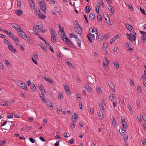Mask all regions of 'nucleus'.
Masks as SVG:
<instances>
[{"label": "nucleus", "instance_id": "obj_48", "mask_svg": "<svg viewBox=\"0 0 146 146\" xmlns=\"http://www.w3.org/2000/svg\"><path fill=\"white\" fill-rule=\"evenodd\" d=\"M146 36L145 35H143L142 36L141 39L143 40V41H142V42H143V43H144L145 40L146 39Z\"/></svg>", "mask_w": 146, "mask_h": 146}, {"label": "nucleus", "instance_id": "obj_23", "mask_svg": "<svg viewBox=\"0 0 146 146\" xmlns=\"http://www.w3.org/2000/svg\"><path fill=\"white\" fill-rule=\"evenodd\" d=\"M105 59L106 60V63H104V66L105 69H107L108 67V63H109V61L108 60L106 57H105Z\"/></svg>", "mask_w": 146, "mask_h": 146}, {"label": "nucleus", "instance_id": "obj_15", "mask_svg": "<svg viewBox=\"0 0 146 146\" xmlns=\"http://www.w3.org/2000/svg\"><path fill=\"white\" fill-rule=\"evenodd\" d=\"M46 4L44 3L43 4L41 5H40L41 8L44 13H46Z\"/></svg>", "mask_w": 146, "mask_h": 146}, {"label": "nucleus", "instance_id": "obj_5", "mask_svg": "<svg viewBox=\"0 0 146 146\" xmlns=\"http://www.w3.org/2000/svg\"><path fill=\"white\" fill-rule=\"evenodd\" d=\"M61 39L64 41H65L66 44L71 47L73 46L72 42H71L69 39L67 37L64 38L63 37H62Z\"/></svg>", "mask_w": 146, "mask_h": 146}, {"label": "nucleus", "instance_id": "obj_19", "mask_svg": "<svg viewBox=\"0 0 146 146\" xmlns=\"http://www.w3.org/2000/svg\"><path fill=\"white\" fill-rule=\"evenodd\" d=\"M55 34H52L51 35V41L53 42H55L56 41V39L55 37Z\"/></svg>", "mask_w": 146, "mask_h": 146}, {"label": "nucleus", "instance_id": "obj_58", "mask_svg": "<svg viewBox=\"0 0 146 146\" xmlns=\"http://www.w3.org/2000/svg\"><path fill=\"white\" fill-rule=\"evenodd\" d=\"M58 109V108H57V110L58 113V114H60L62 111V108H61L60 109Z\"/></svg>", "mask_w": 146, "mask_h": 146}, {"label": "nucleus", "instance_id": "obj_49", "mask_svg": "<svg viewBox=\"0 0 146 146\" xmlns=\"http://www.w3.org/2000/svg\"><path fill=\"white\" fill-rule=\"evenodd\" d=\"M120 100L121 103L122 104H125L124 101V99H123V98L121 96V97H120Z\"/></svg>", "mask_w": 146, "mask_h": 146}, {"label": "nucleus", "instance_id": "obj_42", "mask_svg": "<svg viewBox=\"0 0 146 146\" xmlns=\"http://www.w3.org/2000/svg\"><path fill=\"white\" fill-rule=\"evenodd\" d=\"M86 11L87 13H89L91 10V8L89 6H87L86 8Z\"/></svg>", "mask_w": 146, "mask_h": 146}, {"label": "nucleus", "instance_id": "obj_40", "mask_svg": "<svg viewBox=\"0 0 146 146\" xmlns=\"http://www.w3.org/2000/svg\"><path fill=\"white\" fill-rule=\"evenodd\" d=\"M77 44L78 45V46L79 47H81V41L80 40H79L78 39L77 40Z\"/></svg>", "mask_w": 146, "mask_h": 146}, {"label": "nucleus", "instance_id": "obj_51", "mask_svg": "<svg viewBox=\"0 0 146 146\" xmlns=\"http://www.w3.org/2000/svg\"><path fill=\"white\" fill-rule=\"evenodd\" d=\"M99 106L101 110H104V106L103 104H100L99 105Z\"/></svg>", "mask_w": 146, "mask_h": 146}, {"label": "nucleus", "instance_id": "obj_35", "mask_svg": "<svg viewBox=\"0 0 146 146\" xmlns=\"http://www.w3.org/2000/svg\"><path fill=\"white\" fill-rule=\"evenodd\" d=\"M55 9L56 11L58 13H60L61 12L60 8L59 7H55Z\"/></svg>", "mask_w": 146, "mask_h": 146}, {"label": "nucleus", "instance_id": "obj_3", "mask_svg": "<svg viewBox=\"0 0 146 146\" xmlns=\"http://www.w3.org/2000/svg\"><path fill=\"white\" fill-rule=\"evenodd\" d=\"M87 35L89 41L90 43H92V40H91V38L94 40H97V38L96 39V37H95V34H93L91 33H90L89 35Z\"/></svg>", "mask_w": 146, "mask_h": 146}, {"label": "nucleus", "instance_id": "obj_29", "mask_svg": "<svg viewBox=\"0 0 146 146\" xmlns=\"http://www.w3.org/2000/svg\"><path fill=\"white\" fill-rule=\"evenodd\" d=\"M38 16L39 18L41 19H44L46 18V16L44 14H42L41 13Z\"/></svg>", "mask_w": 146, "mask_h": 146}, {"label": "nucleus", "instance_id": "obj_7", "mask_svg": "<svg viewBox=\"0 0 146 146\" xmlns=\"http://www.w3.org/2000/svg\"><path fill=\"white\" fill-rule=\"evenodd\" d=\"M43 78L46 81L49 82L53 85H55V82L52 80L49 79L46 77H43Z\"/></svg>", "mask_w": 146, "mask_h": 146}, {"label": "nucleus", "instance_id": "obj_17", "mask_svg": "<svg viewBox=\"0 0 146 146\" xmlns=\"http://www.w3.org/2000/svg\"><path fill=\"white\" fill-rule=\"evenodd\" d=\"M40 46L41 47V48L43 50V51L46 52H47V50L46 47L44 43H40Z\"/></svg>", "mask_w": 146, "mask_h": 146}, {"label": "nucleus", "instance_id": "obj_57", "mask_svg": "<svg viewBox=\"0 0 146 146\" xmlns=\"http://www.w3.org/2000/svg\"><path fill=\"white\" fill-rule=\"evenodd\" d=\"M140 10L142 13L145 15H146V13L144 10L140 7Z\"/></svg>", "mask_w": 146, "mask_h": 146}, {"label": "nucleus", "instance_id": "obj_24", "mask_svg": "<svg viewBox=\"0 0 146 146\" xmlns=\"http://www.w3.org/2000/svg\"><path fill=\"white\" fill-rule=\"evenodd\" d=\"M66 62L67 64L69 66V67H72L74 69H75V67L74 66H73L72 63L71 62H70L69 61L67 60L66 61Z\"/></svg>", "mask_w": 146, "mask_h": 146}, {"label": "nucleus", "instance_id": "obj_64", "mask_svg": "<svg viewBox=\"0 0 146 146\" xmlns=\"http://www.w3.org/2000/svg\"><path fill=\"white\" fill-rule=\"evenodd\" d=\"M49 50H51L52 52H54V49H53V47L51 46L50 45L49 46Z\"/></svg>", "mask_w": 146, "mask_h": 146}, {"label": "nucleus", "instance_id": "obj_54", "mask_svg": "<svg viewBox=\"0 0 146 146\" xmlns=\"http://www.w3.org/2000/svg\"><path fill=\"white\" fill-rule=\"evenodd\" d=\"M122 124L123 128H126L127 127V125L126 123H122Z\"/></svg>", "mask_w": 146, "mask_h": 146}, {"label": "nucleus", "instance_id": "obj_56", "mask_svg": "<svg viewBox=\"0 0 146 146\" xmlns=\"http://www.w3.org/2000/svg\"><path fill=\"white\" fill-rule=\"evenodd\" d=\"M114 66L116 67V68H119V65L117 62H114Z\"/></svg>", "mask_w": 146, "mask_h": 146}, {"label": "nucleus", "instance_id": "obj_52", "mask_svg": "<svg viewBox=\"0 0 146 146\" xmlns=\"http://www.w3.org/2000/svg\"><path fill=\"white\" fill-rule=\"evenodd\" d=\"M142 143L144 146H146V141L145 139H143Z\"/></svg>", "mask_w": 146, "mask_h": 146}, {"label": "nucleus", "instance_id": "obj_16", "mask_svg": "<svg viewBox=\"0 0 146 146\" xmlns=\"http://www.w3.org/2000/svg\"><path fill=\"white\" fill-rule=\"evenodd\" d=\"M84 87L87 90L88 92L91 93L92 92V90L90 86L86 84H84Z\"/></svg>", "mask_w": 146, "mask_h": 146}, {"label": "nucleus", "instance_id": "obj_8", "mask_svg": "<svg viewBox=\"0 0 146 146\" xmlns=\"http://www.w3.org/2000/svg\"><path fill=\"white\" fill-rule=\"evenodd\" d=\"M22 38H24L25 40H27L28 42L31 44H32L33 40L31 39L29 37L27 36L25 34V35L23 36H21Z\"/></svg>", "mask_w": 146, "mask_h": 146}, {"label": "nucleus", "instance_id": "obj_60", "mask_svg": "<svg viewBox=\"0 0 146 146\" xmlns=\"http://www.w3.org/2000/svg\"><path fill=\"white\" fill-rule=\"evenodd\" d=\"M136 103L137 104V107L138 108H140V102L139 100H137L136 101Z\"/></svg>", "mask_w": 146, "mask_h": 146}, {"label": "nucleus", "instance_id": "obj_63", "mask_svg": "<svg viewBox=\"0 0 146 146\" xmlns=\"http://www.w3.org/2000/svg\"><path fill=\"white\" fill-rule=\"evenodd\" d=\"M107 23L108 25H112V24L111 23V21H110V19L109 18V20L108 21H107Z\"/></svg>", "mask_w": 146, "mask_h": 146}, {"label": "nucleus", "instance_id": "obj_45", "mask_svg": "<svg viewBox=\"0 0 146 146\" xmlns=\"http://www.w3.org/2000/svg\"><path fill=\"white\" fill-rule=\"evenodd\" d=\"M128 108L129 109L130 111V112L131 113H133V111L132 110L131 107L129 105H128Z\"/></svg>", "mask_w": 146, "mask_h": 146}, {"label": "nucleus", "instance_id": "obj_27", "mask_svg": "<svg viewBox=\"0 0 146 146\" xmlns=\"http://www.w3.org/2000/svg\"><path fill=\"white\" fill-rule=\"evenodd\" d=\"M41 13L39 9L36 8V12L35 13V15H36L38 16Z\"/></svg>", "mask_w": 146, "mask_h": 146}, {"label": "nucleus", "instance_id": "obj_30", "mask_svg": "<svg viewBox=\"0 0 146 146\" xmlns=\"http://www.w3.org/2000/svg\"><path fill=\"white\" fill-rule=\"evenodd\" d=\"M11 102H9V101H6L5 102V104H3L2 105V106H9L11 105Z\"/></svg>", "mask_w": 146, "mask_h": 146}, {"label": "nucleus", "instance_id": "obj_9", "mask_svg": "<svg viewBox=\"0 0 146 146\" xmlns=\"http://www.w3.org/2000/svg\"><path fill=\"white\" fill-rule=\"evenodd\" d=\"M125 27L129 30L130 31L133 32V29L131 25L129 24L126 23L125 25Z\"/></svg>", "mask_w": 146, "mask_h": 146}, {"label": "nucleus", "instance_id": "obj_13", "mask_svg": "<svg viewBox=\"0 0 146 146\" xmlns=\"http://www.w3.org/2000/svg\"><path fill=\"white\" fill-rule=\"evenodd\" d=\"M127 36L128 40L131 42H133V37L134 35L132 33H130V34H127Z\"/></svg>", "mask_w": 146, "mask_h": 146}, {"label": "nucleus", "instance_id": "obj_6", "mask_svg": "<svg viewBox=\"0 0 146 146\" xmlns=\"http://www.w3.org/2000/svg\"><path fill=\"white\" fill-rule=\"evenodd\" d=\"M19 85L22 88L27 91V86L25 83L22 82H19L18 83Z\"/></svg>", "mask_w": 146, "mask_h": 146}, {"label": "nucleus", "instance_id": "obj_55", "mask_svg": "<svg viewBox=\"0 0 146 146\" xmlns=\"http://www.w3.org/2000/svg\"><path fill=\"white\" fill-rule=\"evenodd\" d=\"M142 118L144 121L146 120V115L145 113H143L142 115Z\"/></svg>", "mask_w": 146, "mask_h": 146}, {"label": "nucleus", "instance_id": "obj_22", "mask_svg": "<svg viewBox=\"0 0 146 146\" xmlns=\"http://www.w3.org/2000/svg\"><path fill=\"white\" fill-rule=\"evenodd\" d=\"M112 124L113 127H115L116 124V122L115 118L113 117L112 119Z\"/></svg>", "mask_w": 146, "mask_h": 146}, {"label": "nucleus", "instance_id": "obj_44", "mask_svg": "<svg viewBox=\"0 0 146 146\" xmlns=\"http://www.w3.org/2000/svg\"><path fill=\"white\" fill-rule=\"evenodd\" d=\"M72 122H73V123H75L76 122V120H77V118H75V117H74V116L73 115L72 117Z\"/></svg>", "mask_w": 146, "mask_h": 146}, {"label": "nucleus", "instance_id": "obj_12", "mask_svg": "<svg viewBox=\"0 0 146 146\" xmlns=\"http://www.w3.org/2000/svg\"><path fill=\"white\" fill-rule=\"evenodd\" d=\"M108 84L110 88H111L113 92H114L115 90V86L113 82L111 81H110L108 83Z\"/></svg>", "mask_w": 146, "mask_h": 146}, {"label": "nucleus", "instance_id": "obj_38", "mask_svg": "<svg viewBox=\"0 0 146 146\" xmlns=\"http://www.w3.org/2000/svg\"><path fill=\"white\" fill-rule=\"evenodd\" d=\"M4 63L7 65L8 67H9L11 66L10 63L7 60H4Z\"/></svg>", "mask_w": 146, "mask_h": 146}, {"label": "nucleus", "instance_id": "obj_33", "mask_svg": "<svg viewBox=\"0 0 146 146\" xmlns=\"http://www.w3.org/2000/svg\"><path fill=\"white\" fill-rule=\"evenodd\" d=\"M110 100L111 101H112L114 100L115 98V97L113 96V94H111L109 97Z\"/></svg>", "mask_w": 146, "mask_h": 146}, {"label": "nucleus", "instance_id": "obj_18", "mask_svg": "<svg viewBox=\"0 0 146 146\" xmlns=\"http://www.w3.org/2000/svg\"><path fill=\"white\" fill-rule=\"evenodd\" d=\"M8 48L12 52H15L16 51V50L11 44L9 45Z\"/></svg>", "mask_w": 146, "mask_h": 146}, {"label": "nucleus", "instance_id": "obj_34", "mask_svg": "<svg viewBox=\"0 0 146 146\" xmlns=\"http://www.w3.org/2000/svg\"><path fill=\"white\" fill-rule=\"evenodd\" d=\"M98 37H99V39L100 40H103V39L104 38V35H103V34H102V33H101L100 34V36H98L97 37V38H98Z\"/></svg>", "mask_w": 146, "mask_h": 146}, {"label": "nucleus", "instance_id": "obj_53", "mask_svg": "<svg viewBox=\"0 0 146 146\" xmlns=\"http://www.w3.org/2000/svg\"><path fill=\"white\" fill-rule=\"evenodd\" d=\"M9 36L12 38V37H13L15 36L13 35L11 33L10 31H9Z\"/></svg>", "mask_w": 146, "mask_h": 146}, {"label": "nucleus", "instance_id": "obj_10", "mask_svg": "<svg viewBox=\"0 0 146 146\" xmlns=\"http://www.w3.org/2000/svg\"><path fill=\"white\" fill-rule=\"evenodd\" d=\"M42 28V26L41 25H38L36 26L35 29V33H38L40 32Z\"/></svg>", "mask_w": 146, "mask_h": 146}, {"label": "nucleus", "instance_id": "obj_43", "mask_svg": "<svg viewBox=\"0 0 146 146\" xmlns=\"http://www.w3.org/2000/svg\"><path fill=\"white\" fill-rule=\"evenodd\" d=\"M137 91L139 92L140 93H142V90L141 88L139 86H137Z\"/></svg>", "mask_w": 146, "mask_h": 146}, {"label": "nucleus", "instance_id": "obj_62", "mask_svg": "<svg viewBox=\"0 0 146 146\" xmlns=\"http://www.w3.org/2000/svg\"><path fill=\"white\" fill-rule=\"evenodd\" d=\"M33 55L34 58L36 59H38V56L37 54H36L35 53H33Z\"/></svg>", "mask_w": 146, "mask_h": 146}, {"label": "nucleus", "instance_id": "obj_26", "mask_svg": "<svg viewBox=\"0 0 146 146\" xmlns=\"http://www.w3.org/2000/svg\"><path fill=\"white\" fill-rule=\"evenodd\" d=\"M30 4L32 9H35V5L33 1L30 2Z\"/></svg>", "mask_w": 146, "mask_h": 146}, {"label": "nucleus", "instance_id": "obj_20", "mask_svg": "<svg viewBox=\"0 0 146 146\" xmlns=\"http://www.w3.org/2000/svg\"><path fill=\"white\" fill-rule=\"evenodd\" d=\"M15 13L18 15L21 16L23 14V12L21 10H17L16 11Z\"/></svg>", "mask_w": 146, "mask_h": 146}, {"label": "nucleus", "instance_id": "obj_47", "mask_svg": "<svg viewBox=\"0 0 146 146\" xmlns=\"http://www.w3.org/2000/svg\"><path fill=\"white\" fill-rule=\"evenodd\" d=\"M4 41L5 44H7L9 46V45L11 44V43L8 40L5 39H4Z\"/></svg>", "mask_w": 146, "mask_h": 146}, {"label": "nucleus", "instance_id": "obj_31", "mask_svg": "<svg viewBox=\"0 0 146 146\" xmlns=\"http://www.w3.org/2000/svg\"><path fill=\"white\" fill-rule=\"evenodd\" d=\"M49 30L50 31V33L51 34V35L54 34L56 35V32H55L53 30L52 28L50 27L49 28Z\"/></svg>", "mask_w": 146, "mask_h": 146}, {"label": "nucleus", "instance_id": "obj_2", "mask_svg": "<svg viewBox=\"0 0 146 146\" xmlns=\"http://www.w3.org/2000/svg\"><path fill=\"white\" fill-rule=\"evenodd\" d=\"M74 31L76 33L79 35H81L82 34V29L80 27L78 23H77L75 25L74 27Z\"/></svg>", "mask_w": 146, "mask_h": 146}, {"label": "nucleus", "instance_id": "obj_50", "mask_svg": "<svg viewBox=\"0 0 146 146\" xmlns=\"http://www.w3.org/2000/svg\"><path fill=\"white\" fill-rule=\"evenodd\" d=\"M40 96L41 98V99L42 101L44 100V99H45V97L43 94H42L41 95H40Z\"/></svg>", "mask_w": 146, "mask_h": 146}, {"label": "nucleus", "instance_id": "obj_32", "mask_svg": "<svg viewBox=\"0 0 146 146\" xmlns=\"http://www.w3.org/2000/svg\"><path fill=\"white\" fill-rule=\"evenodd\" d=\"M97 7H96V12L98 14L99 13V10L100 8V6L99 4L97 5Z\"/></svg>", "mask_w": 146, "mask_h": 146}, {"label": "nucleus", "instance_id": "obj_39", "mask_svg": "<svg viewBox=\"0 0 146 146\" xmlns=\"http://www.w3.org/2000/svg\"><path fill=\"white\" fill-rule=\"evenodd\" d=\"M13 113H9L8 114L7 117L9 119L12 118H13Z\"/></svg>", "mask_w": 146, "mask_h": 146}, {"label": "nucleus", "instance_id": "obj_37", "mask_svg": "<svg viewBox=\"0 0 146 146\" xmlns=\"http://www.w3.org/2000/svg\"><path fill=\"white\" fill-rule=\"evenodd\" d=\"M6 141L4 140L0 141V146H5L4 144L6 143Z\"/></svg>", "mask_w": 146, "mask_h": 146}, {"label": "nucleus", "instance_id": "obj_36", "mask_svg": "<svg viewBox=\"0 0 146 146\" xmlns=\"http://www.w3.org/2000/svg\"><path fill=\"white\" fill-rule=\"evenodd\" d=\"M96 90L98 92H99L101 93V92H102V90L100 87L99 86H96Z\"/></svg>", "mask_w": 146, "mask_h": 146}, {"label": "nucleus", "instance_id": "obj_25", "mask_svg": "<svg viewBox=\"0 0 146 146\" xmlns=\"http://www.w3.org/2000/svg\"><path fill=\"white\" fill-rule=\"evenodd\" d=\"M89 18L90 19H91L92 20H94L95 18V15L93 13H91L90 15Z\"/></svg>", "mask_w": 146, "mask_h": 146}, {"label": "nucleus", "instance_id": "obj_46", "mask_svg": "<svg viewBox=\"0 0 146 146\" xmlns=\"http://www.w3.org/2000/svg\"><path fill=\"white\" fill-rule=\"evenodd\" d=\"M123 137L125 141H127L128 139V136L127 135V134H124Z\"/></svg>", "mask_w": 146, "mask_h": 146}, {"label": "nucleus", "instance_id": "obj_41", "mask_svg": "<svg viewBox=\"0 0 146 146\" xmlns=\"http://www.w3.org/2000/svg\"><path fill=\"white\" fill-rule=\"evenodd\" d=\"M38 87L42 91H44V92H46V91L44 89V88L41 85H39L38 86Z\"/></svg>", "mask_w": 146, "mask_h": 146}, {"label": "nucleus", "instance_id": "obj_4", "mask_svg": "<svg viewBox=\"0 0 146 146\" xmlns=\"http://www.w3.org/2000/svg\"><path fill=\"white\" fill-rule=\"evenodd\" d=\"M95 33L96 34V39H97V37L98 36V34L96 29L93 27L92 28V27H91L89 29V33L90 34V33Z\"/></svg>", "mask_w": 146, "mask_h": 146}, {"label": "nucleus", "instance_id": "obj_11", "mask_svg": "<svg viewBox=\"0 0 146 146\" xmlns=\"http://www.w3.org/2000/svg\"><path fill=\"white\" fill-rule=\"evenodd\" d=\"M94 76H93V77L90 76H89L87 77L88 80H87V82H89L91 84H93L94 83Z\"/></svg>", "mask_w": 146, "mask_h": 146}, {"label": "nucleus", "instance_id": "obj_21", "mask_svg": "<svg viewBox=\"0 0 146 146\" xmlns=\"http://www.w3.org/2000/svg\"><path fill=\"white\" fill-rule=\"evenodd\" d=\"M64 87L66 94H68L70 93V89L68 86H64Z\"/></svg>", "mask_w": 146, "mask_h": 146}, {"label": "nucleus", "instance_id": "obj_1", "mask_svg": "<svg viewBox=\"0 0 146 146\" xmlns=\"http://www.w3.org/2000/svg\"><path fill=\"white\" fill-rule=\"evenodd\" d=\"M17 27L13 26V27L15 29L21 36H23L25 35V33L22 30V29L18 25H16Z\"/></svg>", "mask_w": 146, "mask_h": 146}, {"label": "nucleus", "instance_id": "obj_61", "mask_svg": "<svg viewBox=\"0 0 146 146\" xmlns=\"http://www.w3.org/2000/svg\"><path fill=\"white\" fill-rule=\"evenodd\" d=\"M29 140L30 141L32 142V143H34L35 142V141L34 139L32 137H30L29 138Z\"/></svg>", "mask_w": 146, "mask_h": 146}, {"label": "nucleus", "instance_id": "obj_59", "mask_svg": "<svg viewBox=\"0 0 146 146\" xmlns=\"http://www.w3.org/2000/svg\"><path fill=\"white\" fill-rule=\"evenodd\" d=\"M116 38V37H115L113 39H111V40L110 44H112L113 42H114Z\"/></svg>", "mask_w": 146, "mask_h": 146}, {"label": "nucleus", "instance_id": "obj_14", "mask_svg": "<svg viewBox=\"0 0 146 146\" xmlns=\"http://www.w3.org/2000/svg\"><path fill=\"white\" fill-rule=\"evenodd\" d=\"M108 9L111 11L110 15H112L115 13V10L113 6L109 5Z\"/></svg>", "mask_w": 146, "mask_h": 146}, {"label": "nucleus", "instance_id": "obj_28", "mask_svg": "<svg viewBox=\"0 0 146 146\" xmlns=\"http://www.w3.org/2000/svg\"><path fill=\"white\" fill-rule=\"evenodd\" d=\"M12 39L16 43L18 42L19 41V40L16 36H14L13 37H12Z\"/></svg>", "mask_w": 146, "mask_h": 146}]
</instances>
